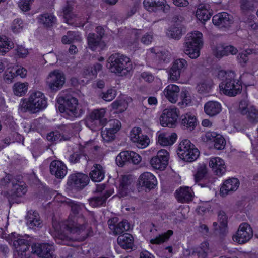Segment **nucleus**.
I'll return each instance as SVG.
<instances>
[{"mask_svg": "<svg viewBox=\"0 0 258 258\" xmlns=\"http://www.w3.org/2000/svg\"><path fill=\"white\" fill-rule=\"evenodd\" d=\"M249 101L246 99L241 100L239 104V110L240 113L242 115H245L247 113L249 109Z\"/></svg>", "mask_w": 258, "mask_h": 258, "instance_id": "61", "label": "nucleus"}, {"mask_svg": "<svg viewBox=\"0 0 258 258\" xmlns=\"http://www.w3.org/2000/svg\"><path fill=\"white\" fill-rule=\"evenodd\" d=\"M26 218L27 225L29 228L36 229L41 227L42 221L37 212L32 210L29 211Z\"/></svg>", "mask_w": 258, "mask_h": 258, "instance_id": "22", "label": "nucleus"}, {"mask_svg": "<svg viewBox=\"0 0 258 258\" xmlns=\"http://www.w3.org/2000/svg\"><path fill=\"white\" fill-rule=\"evenodd\" d=\"M13 69L12 71L14 72L16 77L17 76L20 77L21 78H25L27 74V70L21 66H16L15 67H12Z\"/></svg>", "mask_w": 258, "mask_h": 258, "instance_id": "57", "label": "nucleus"}, {"mask_svg": "<svg viewBox=\"0 0 258 258\" xmlns=\"http://www.w3.org/2000/svg\"><path fill=\"white\" fill-rule=\"evenodd\" d=\"M217 77L222 82L219 84L220 91L229 97H234L241 93L242 82L240 78H236L234 71H219Z\"/></svg>", "mask_w": 258, "mask_h": 258, "instance_id": "1", "label": "nucleus"}, {"mask_svg": "<svg viewBox=\"0 0 258 258\" xmlns=\"http://www.w3.org/2000/svg\"><path fill=\"white\" fill-rule=\"evenodd\" d=\"M172 230H168L166 233L159 235L158 236L150 240V243L153 244H160L167 241L170 236L173 234Z\"/></svg>", "mask_w": 258, "mask_h": 258, "instance_id": "46", "label": "nucleus"}, {"mask_svg": "<svg viewBox=\"0 0 258 258\" xmlns=\"http://www.w3.org/2000/svg\"><path fill=\"white\" fill-rule=\"evenodd\" d=\"M177 153L182 161H195L199 157L200 152L188 139H184L179 143Z\"/></svg>", "mask_w": 258, "mask_h": 258, "instance_id": "6", "label": "nucleus"}, {"mask_svg": "<svg viewBox=\"0 0 258 258\" xmlns=\"http://www.w3.org/2000/svg\"><path fill=\"white\" fill-rule=\"evenodd\" d=\"M181 126L184 129L193 131L198 123L197 116L191 112L182 114L180 118Z\"/></svg>", "mask_w": 258, "mask_h": 258, "instance_id": "21", "label": "nucleus"}, {"mask_svg": "<svg viewBox=\"0 0 258 258\" xmlns=\"http://www.w3.org/2000/svg\"><path fill=\"white\" fill-rule=\"evenodd\" d=\"M56 21V17L52 14L44 13L40 17V22L47 28L53 26Z\"/></svg>", "mask_w": 258, "mask_h": 258, "instance_id": "38", "label": "nucleus"}, {"mask_svg": "<svg viewBox=\"0 0 258 258\" xmlns=\"http://www.w3.org/2000/svg\"><path fill=\"white\" fill-rule=\"evenodd\" d=\"M28 86L27 83L17 82L15 83L13 87L14 94L18 96H24L27 92Z\"/></svg>", "mask_w": 258, "mask_h": 258, "instance_id": "42", "label": "nucleus"}, {"mask_svg": "<svg viewBox=\"0 0 258 258\" xmlns=\"http://www.w3.org/2000/svg\"><path fill=\"white\" fill-rule=\"evenodd\" d=\"M32 252L42 258H55L54 246L49 243H35L31 246Z\"/></svg>", "mask_w": 258, "mask_h": 258, "instance_id": "13", "label": "nucleus"}, {"mask_svg": "<svg viewBox=\"0 0 258 258\" xmlns=\"http://www.w3.org/2000/svg\"><path fill=\"white\" fill-rule=\"evenodd\" d=\"M208 173L206 166L204 164H200L198 168L197 173L195 175V180L196 183H199L198 184L201 187H208L209 182L205 184L202 183L201 182L202 180H205L207 178Z\"/></svg>", "mask_w": 258, "mask_h": 258, "instance_id": "33", "label": "nucleus"}, {"mask_svg": "<svg viewBox=\"0 0 258 258\" xmlns=\"http://www.w3.org/2000/svg\"><path fill=\"white\" fill-rule=\"evenodd\" d=\"M88 156L81 151L74 152L71 156L70 161H79L81 159L86 160V161H90L87 159Z\"/></svg>", "mask_w": 258, "mask_h": 258, "instance_id": "56", "label": "nucleus"}, {"mask_svg": "<svg viewBox=\"0 0 258 258\" xmlns=\"http://www.w3.org/2000/svg\"><path fill=\"white\" fill-rule=\"evenodd\" d=\"M177 139V135L174 132L170 135L162 133L158 135V142L160 145L163 146H170L176 141Z\"/></svg>", "mask_w": 258, "mask_h": 258, "instance_id": "34", "label": "nucleus"}, {"mask_svg": "<svg viewBox=\"0 0 258 258\" xmlns=\"http://www.w3.org/2000/svg\"><path fill=\"white\" fill-rule=\"evenodd\" d=\"M107 127L101 131V137L104 142H109L114 140L115 134L121 128V122L117 119L109 120Z\"/></svg>", "mask_w": 258, "mask_h": 258, "instance_id": "11", "label": "nucleus"}, {"mask_svg": "<svg viewBox=\"0 0 258 258\" xmlns=\"http://www.w3.org/2000/svg\"><path fill=\"white\" fill-rule=\"evenodd\" d=\"M112 193L110 191H106L99 195L90 198L89 200V204L93 207L104 206L106 204V200Z\"/></svg>", "mask_w": 258, "mask_h": 258, "instance_id": "30", "label": "nucleus"}, {"mask_svg": "<svg viewBox=\"0 0 258 258\" xmlns=\"http://www.w3.org/2000/svg\"><path fill=\"white\" fill-rule=\"evenodd\" d=\"M143 5L145 8L149 12L162 11L166 13L170 8L166 0H144Z\"/></svg>", "mask_w": 258, "mask_h": 258, "instance_id": "16", "label": "nucleus"}, {"mask_svg": "<svg viewBox=\"0 0 258 258\" xmlns=\"http://www.w3.org/2000/svg\"><path fill=\"white\" fill-rule=\"evenodd\" d=\"M176 197L181 203L187 202L192 200V194L189 187H180L176 191Z\"/></svg>", "mask_w": 258, "mask_h": 258, "instance_id": "35", "label": "nucleus"}, {"mask_svg": "<svg viewBox=\"0 0 258 258\" xmlns=\"http://www.w3.org/2000/svg\"><path fill=\"white\" fill-rule=\"evenodd\" d=\"M239 185L238 179L235 178H229L225 181L220 188V194L222 196H226L228 194L236 191Z\"/></svg>", "mask_w": 258, "mask_h": 258, "instance_id": "23", "label": "nucleus"}, {"mask_svg": "<svg viewBox=\"0 0 258 258\" xmlns=\"http://www.w3.org/2000/svg\"><path fill=\"white\" fill-rule=\"evenodd\" d=\"M214 148L221 150L225 148L226 145V141L223 136L217 135L214 138Z\"/></svg>", "mask_w": 258, "mask_h": 258, "instance_id": "49", "label": "nucleus"}, {"mask_svg": "<svg viewBox=\"0 0 258 258\" xmlns=\"http://www.w3.org/2000/svg\"><path fill=\"white\" fill-rule=\"evenodd\" d=\"M66 229L70 233L78 235V237L74 240L78 241H84L92 232L90 227L87 224L83 216L74 217L73 220L69 219L66 224Z\"/></svg>", "mask_w": 258, "mask_h": 258, "instance_id": "4", "label": "nucleus"}, {"mask_svg": "<svg viewBox=\"0 0 258 258\" xmlns=\"http://www.w3.org/2000/svg\"><path fill=\"white\" fill-rule=\"evenodd\" d=\"M103 66L99 63L85 67L83 69L82 75L84 78L91 80L97 77L98 73L102 70Z\"/></svg>", "mask_w": 258, "mask_h": 258, "instance_id": "24", "label": "nucleus"}, {"mask_svg": "<svg viewBox=\"0 0 258 258\" xmlns=\"http://www.w3.org/2000/svg\"><path fill=\"white\" fill-rule=\"evenodd\" d=\"M169 31L171 32L172 38L175 39H179L181 38L182 32L181 30L177 27L173 26L170 28Z\"/></svg>", "mask_w": 258, "mask_h": 258, "instance_id": "63", "label": "nucleus"}, {"mask_svg": "<svg viewBox=\"0 0 258 258\" xmlns=\"http://www.w3.org/2000/svg\"><path fill=\"white\" fill-rule=\"evenodd\" d=\"M209 166L218 176H222L226 171V167L222 162H210Z\"/></svg>", "mask_w": 258, "mask_h": 258, "instance_id": "45", "label": "nucleus"}, {"mask_svg": "<svg viewBox=\"0 0 258 258\" xmlns=\"http://www.w3.org/2000/svg\"><path fill=\"white\" fill-rule=\"evenodd\" d=\"M116 96V91L112 88L108 89L105 92H102L101 95L102 98L107 102L113 100Z\"/></svg>", "mask_w": 258, "mask_h": 258, "instance_id": "51", "label": "nucleus"}, {"mask_svg": "<svg viewBox=\"0 0 258 258\" xmlns=\"http://www.w3.org/2000/svg\"><path fill=\"white\" fill-rule=\"evenodd\" d=\"M240 9L243 12H247L252 10L253 8V5L249 0H240Z\"/></svg>", "mask_w": 258, "mask_h": 258, "instance_id": "62", "label": "nucleus"}, {"mask_svg": "<svg viewBox=\"0 0 258 258\" xmlns=\"http://www.w3.org/2000/svg\"><path fill=\"white\" fill-rule=\"evenodd\" d=\"M187 66V61L183 58L175 60L168 71L169 79L172 82L178 80L181 73L185 71Z\"/></svg>", "mask_w": 258, "mask_h": 258, "instance_id": "12", "label": "nucleus"}, {"mask_svg": "<svg viewBox=\"0 0 258 258\" xmlns=\"http://www.w3.org/2000/svg\"><path fill=\"white\" fill-rule=\"evenodd\" d=\"M157 184L156 177L150 172H144L141 174L138 179V185L149 189L154 188Z\"/></svg>", "mask_w": 258, "mask_h": 258, "instance_id": "20", "label": "nucleus"}, {"mask_svg": "<svg viewBox=\"0 0 258 258\" xmlns=\"http://www.w3.org/2000/svg\"><path fill=\"white\" fill-rule=\"evenodd\" d=\"M212 22L214 25L220 28H227L233 22L232 16L227 12L219 13L213 16Z\"/></svg>", "mask_w": 258, "mask_h": 258, "instance_id": "19", "label": "nucleus"}, {"mask_svg": "<svg viewBox=\"0 0 258 258\" xmlns=\"http://www.w3.org/2000/svg\"><path fill=\"white\" fill-rule=\"evenodd\" d=\"M11 27L14 33L20 32L23 27V23L22 20L20 18L14 19L13 21Z\"/></svg>", "mask_w": 258, "mask_h": 258, "instance_id": "55", "label": "nucleus"}, {"mask_svg": "<svg viewBox=\"0 0 258 258\" xmlns=\"http://www.w3.org/2000/svg\"><path fill=\"white\" fill-rule=\"evenodd\" d=\"M133 180L131 176L124 175L122 176L119 186V194L121 197L128 195Z\"/></svg>", "mask_w": 258, "mask_h": 258, "instance_id": "32", "label": "nucleus"}, {"mask_svg": "<svg viewBox=\"0 0 258 258\" xmlns=\"http://www.w3.org/2000/svg\"><path fill=\"white\" fill-rule=\"evenodd\" d=\"M89 175L92 181H101L104 177V171L102 166L100 164H95L92 168Z\"/></svg>", "mask_w": 258, "mask_h": 258, "instance_id": "36", "label": "nucleus"}, {"mask_svg": "<svg viewBox=\"0 0 258 258\" xmlns=\"http://www.w3.org/2000/svg\"><path fill=\"white\" fill-rule=\"evenodd\" d=\"M73 10V7L68 3L62 8V13L65 23L69 24L72 22L74 17Z\"/></svg>", "mask_w": 258, "mask_h": 258, "instance_id": "43", "label": "nucleus"}, {"mask_svg": "<svg viewBox=\"0 0 258 258\" xmlns=\"http://www.w3.org/2000/svg\"><path fill=\"white\" fill-rule=\"evenodd\" d=\"M180 89L178 86L174 84L168 85L164 90V94L169 101L175 103L178 100Z\"/></svg>", "mask_w": 258, "mask_h": 258, "instance_id": "26", "label": "nucleus"}, {"mask_svg": "<svg viewBox=\"0 0 258 258\" xmlns=\"http://www.w3.org/2000/svg\"><path fill=\"white\" fill-rule=\"evenodd\" d=\"M131 141L137 144V146L139 148H145L146 147L149 142V138L146 135L142 133L141 130L139 127H135L132 129L131 135Z\"/></svg>", "mask_w": 258, "mask_h": 258, "instance_id": "17", "label": "nucleus"}, {"mask_svg": "<svg viewBox=\"0 0 258 258\" xmlns=\"http://www.w3.org/2000/svg\"><path fill=\"white\" fill-rule=\"evenodd\" d=\"M117 243L124 249L132 248L134 245V239L131 234L125 233L118 237Z\"/></svg>", "mask_w": 258, "mask_h": 258, "instance_id": "37", "label": "nucleus"}, {"mask_svg": "<svg viewBox=\"0 0 258 258\" xmlns=\"http://www.w3.org/2000/svg\"><path fill=\"white\" fill-rule=\"evenodd\" d=\"M12 67L8 68L5 71L3 75V79L4 81L8 84L12 83L14 81V78L16 76L13 71Z\"/></svg>", "mask_w": 258, "mask_h": 258, "instance_id": "52", "label": "nucleus"}, {"mask_svg": "<svg viewBox=\"0 0 258 258\" xmlns=\"http://www.w3.org/2000/svg\"><path fill=\"white\" fill-rule=\"evenodd\" d=\"M169 153L166 150L161 149L159 150L156 157H152L149 161H169Z\"/></svg>", "mask_w": 258, "mask_h": 258, "instance_id": "48", "label": "nucleus"}, {"mask_svg": "<svg viewBox=\"0 0 258 258\" xmlns=\"http://www.w3.org/2000/svg\"><path fill=\"white\" fill-rule=\"evenodd\" d=\"M141 157L132 151H121L116 157L115 161H141Z\"/></svg>", "mask_w": 258, "mask_h": 258, "instance_id": "27", "label": "nucleus"}, {"mask_svg": "<svg viewBox=\"0 0 258 258\" xmlns=\"http://www.w3.org/2000/svg\"><path fill=\"white\" fill-rule=\"evenodd\" d=\"M62 202L70 206L71 211L75 214H79L80 211L86 209L83 204L73 201L69 199H66Z\"/></svg>", "mask_w": 258, "mask_h": 258, "instance_id": "39", "label": "nucleus"}, {"mask_svg": "<svg viewBox=\"0 0 258 258\" xmlns=\"http://www.w3.org/2000/svg\"><path fill=\"white\" fill-rule=\"evenodd\" d=\"M253 236V231L250 226L247 223H241L233 239L239 244L248 241Z\"/></svg>", "mask_w": 258, "mask_h": 258, "instance_id": "14", "label": "nucleus"}, {"mask_svg": "<svg viewBox=\"0 0 258 258\" xmlns=\"http://www.w3.org/2000/svg\"><path fill=\"white\" fill-rule=\"evenodd\" d=\"M26 184L23 182H12V187L10 191V195L12 199L15 197H21L24 196L27 192Z\"/></svg>", "mask_w": 258, "mask_h": 258, "instance_id": "28", "label": "nucleus"}, {"mask_svg": "<svg viewBox=\"0 0 258 258\" xmlns=\"http://www.w3.org/2000/svg\"><path fill=\"white\" fill-rule=\"evenodd\" d=\"M47 106V99L40 91L31 94L28 99H24L21 104V109L24 112L36 113L45 109Z\"/></svg>", "mask_w": 258, "mask_h": 258, "instance_id": "3", "label": "nucleus"}, {"mask_svg": "<svg viewBox=\"0 0 258 258\" xmlns=\"http://www.w3.org/2000/svg\"><path fill=\"white\" fill-rule=\"evenodd\" d=\"M106 110L104 108L94 109L86 119V124L92 130H95L96 127L105 126L107 119L104 118Z\"/></svg>", "mask_w": 258, "mask_h": 258, "instance_id": "8", "label": "nucleus"}, {"mask_svg": "<svg viewBox=\"0 0 258 258\" xmlns=\"http://www.w3.org/2000/svg\"><path fill=\"white\" fill-rule=\"evenodd\" d=\"M49 76L50 78L48 83L49 88L53 91H57L60 90L65 82L64 74L58 70H54L49 74Z\"/></svg>", "mask_w": 258, "mask_h": 258, "instance_id": "15", "label": "nucleus"}, {"mask_svg": "<svg viewBox=\"0 0 258 258\" xmlns=\"http://www.w3.org/2000/svg\"><path fill=\"white\" fill-rule=\"evenodd\" d=\"M245 115L250 123L255 124L258 122V110L253 106H250L248 112Z\"/></svg>", "mask_w": 258, "mask_h": 258, "instance_id": "47", "label": "nucleus"}, {"mask_svg": "<svg viewBox=\"0 0 258 258\" xmlns=\"http://www.w3.org/2000/svg\"><path fill=\"white\" fill-rule=\"evenodd\" d=\"M13 177L11 175H6L4 178L0 179V185L2 187H7L11 184L12 185Z\"/></svg>", "mask_w": 258, "mask_h": 258, "instance_id": "64", "label": "nucleus"}, {"mask_svg": "<svg viewBox=\"0 0 258 258\" xmlns=\"http://www.w3.org/2000/svg\"><path fill=\"white\" fill-rule=\"evenodd\" d=\"M189 251V254L194 255L197 254L199 258H206L211 250L209 247V243L207 242H203L200 246L197 248H191Z\"/></svg>", "mask_w": 258, "mask_h": 258, "instance_id": "31", "label": "nucleus"}, {"mask_svg": "<svg viewBox=\"0 0 258 258\" xmlns=\"http://www.w3.org/2000/svg\"><path fill=\"white\" fill-rule=\"evenodd\" d=\"M13 45L6 36H0V55H4L12 48Z\"/></svg>", "mask_w": 258, "mask_h": 258, "instance_id": "41", "label": "nucleus"}, {"mask_svg": "<svg viewBox=\"0 0 258 258\" xmlns=\"http://www.w3.org/2000/svg\"><path fill=\"white\" fill-rule=\"evenodd\" d=\"M190 39L186 42L185 49V53L192 59L198 57L200 54V50L203 47V34L198 31H195L191 33Z\"/></svg>", "mask_w": 258, "mask_h": 258, "instance_id": "7", "label": "nucleus"}, {"mask_svg": "<svg viewBox=\"0 0 258 258\" xmlns=\"http://www.w3.org/2000/svg\"><path fill=\"white\" fill-rule=\"evenodd\" d=\"M182 102L186 106H191L192 104L191 97L187 91H182L181 95Z\"/></svg>", "mask_w": 258, "mask_h": 258, "instance_id": "60", "label": "nucleus"}, {"mask_svg": "<svg viewBox=\"0 0 258 258\" xmlns=\"http://www.w3.org/2000/svg\"><path fill=\"white\" fill-rule=\"evenodd\" d=\"M143 30L138 29H132L130 30V37L133 39L134 43H138L141 36L142 35Z\"/></svg>", "mask_w": 258, "mask_h": 258, "instance_id": "59", "label": "nucleus"}, {"mask_svg": "<svg viewBox=\"0 0 258 258\" xmlns=\"http://www.w3.org/2000/svg\"><path fill=\"white\" fill-rule=\"evenodd\" d=\"M213 15V10L208 3L203 2L198 7L196 16L197 19L202 23L209 20Z\"/></svg>", "mask_w": 258, "mask_h": 258, "instance_id": "18", "label": "nucleus"}, {"mask_svg": "<svg viewBox=\"0 0 258 258\" xmlns=\"http://www.w3.org/2000/svg\"><path fill=\"white\" fill-rule=\"evenodd\" d=\"M131 62L129 57L119 53L112 54L108 58L106 67L109 71L116 74H120L123 71H127V65Z\"/></svg>", "mask_w": 258, "mask_h": 258, "instance_id": "5", "label": "nucleus"}, {"mask_svg": "<svg viewBox=\"0 0 258 258\" xmlns=\"http://www.w3.org/2000/svg\"><path fill=\"white\" fill-rule=\"evenodd\" d=\"M129 228L130 226L127 221H122L115 225V227L114 228L110 233L114 235H117L127 231Z\"/></svg>", "mask_w": 258, "mask_h": 258, "instance_id": "44", "label": "nucleus"}, {"mask_svg": "<svg viewBox=\"0 0 258 258\" xmlns=\"http://www.w3.org/2000/svg\"><path fill=\"white\" fill-rule=\"evenodd\" d=\"M179 115V110L176 107L165 109L160 117L162 126L171 127L177 122Z\"/></svg>", "mask_w": 258, "mask_h": 258, "instance_id": "10", "label": "nucleus"}, {"mask_svg": "<svg viewBox=\"0 0 258 258\" xmlns=\"http://www.w3.org/2000/svg\"><path fill=\"white\" fill-rule=\"evenodd\" d=\"M218 221L219 222V227L223 228L227 226V217L223 211H220L218 214Z\"/></svg>", "mask_w": 258, "mask_h": 258, "instance_id": "54", "label": "nucleus"}, {"mask_svg": "<svg viewBox=\"0 0 258 258\" xmlns=\"http://www.w3.org/2000/svg\"><path fill=\"white\" fill-rule=\"evenodd\" d=\"M222 110L221 104L218 101H209L204 105V111L210 116H214L219 114Z\"/></svg>", "mask_w": 258, "mask_h": 258, "instance_id": "29", "label": "nucleus"}, {"mask_svg": "<svg viewBox=\"0 0 258 258\" xmlns=\"http://www.w3.org/2000/svg\"><path fill=\"white\" fill-rule=\"evenodd\" d=\"M89 181L90 178L87 175L78 172L69 176L67 185L70 190L80 191L86 186Z\"/></svg>", "mask_w": 258, "mask_h": 258, "instance_id": "9", "label": "nucleus"}, {"mask_svg": "<svg viewBox=\"0 0 258 258\" xmlns=\"http://www.w3.org/2000/svg\"><path fill=\"white\" fill-rule=\"evenodd\" d=\"M34 0H19L18 6L23 12L29 11L31 9V5Z\"/></svg>", "mask_w": 258, "mask_h": 258, "instance_id": "58", "label": "nucleus"}, {"mask_svg": "<svg viewBox=\"0 0 258 258\" xmlns=\"http://www.w3.org/2000/svg\"><path fill=\"white\" fill-rule=\"evenodd\" d=\"M57 102L59 104V111L64 113L68 119L73 120L81 117L84 113V111L79 108L78 99L71 95L66 94L59 97Z\"/></svg>", "mask_w": 258, "mask_h": 258, "instance_id": "2", "label": "nucleus"}, {"mask_svg": "<svg viewBox=\"0 0 258 258\" xmlns=\"http://www.w3.org/2000/svg\"><path fill=\"white\" fill-rule=\"evenodd\" d=\"M73 240V238L70 237L62 233L58 234L55 239V241L57 243L66 245H71L72 241Z\"/></svg>", "mask_w": 258, "mask_h": 258, "instance_id": "50", "label": "nucleus"}, {"mask_svg": "<svg viewBox=\"0 0 258 258\" xmlns=\"http://www.w3.org/2000/svg\"><path fill=\"white\" fill-rule=\"evenodd\" d=\"M250 54L247 50H245L238 54L237 55V60L239 63L243 67L246 66L247 62L249 59L248 55Z\"/></svg>", "mask_w": 258, "mask_h": 258, "instance_id": "53", "label": "nucleus"}, {"mask_svg": "<svg viewBox=\"0 0 258 258\" xmlns=\"http://www.w3.org/2000/svg\"><path fill=\"white\" fill-rule=\"evenodd\" d=\"M87 39L88 47L92 51L96 50L102 40L99 39V37L96 36V34L94 33H90Z\"/></svg>", "mask_w": 258, "mask_h": 258, "instance_id": "40", "label": "nucleus"}, {"mask_svg": "<svg viewBox=\"0 0 258 258\" xmlns=\"http://www.w3.org/2000/svg\"><path fill=\"white\" fill-rule=\"evenodd\" d=\"M50 171L57 178H63L67 173V167L63 162H51Z\"/></svg>", "mask_w": 258, "mask_h": 258, "instance_id": "25", "label": "nucleus"}]
</instances>
